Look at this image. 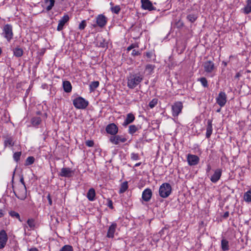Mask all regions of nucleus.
<instances>
[{
    "instance_id": "423d86ee",
    "label": "nucleus",
    "mask_w": 251,
    "mask_h": 251,
    "mask_svg": "<svg viewBox=\"0 0 251 251\" xmlns=\"http://www.w3.org/2000/svg\"><path fill=\"white\" fill-rule=\"evenodd\" d=\"M127 139L123 135H115L110 136L109 138L110 142L114 145H118L120 143H125Z\"/></svg>"
},
{
    "instance_id": "f257e3e1",
    "label": "nucleus",
    "mask_w": 251,
    "mask_h": 251,
    "mask_svg": "<svg viewBox=\"0 0 251 251\" xmlns=\"http://www.w3.org/2000/svg\"><path fill=\"white\" fill-rule=\"evenodd\" d=\"M143 75L140 73L130 74L127 77V86L130 89H134L143 79Z\"/></svg>"
},
{
    "instance_id": "c756f323",
    "label": "nucleus",
    "mask_w": 251,
    "mask_h": 251,
    "mask_svg": "<svg viewBox=\"0 0 251 251\" xmlns=\"http://www.w3.org/2000/svg\"><path fill=\"white\" fill-rule=\"evenodd\" d=\"M41 122V119L40 117H33L31 120V123L33 126H39Z\"/></svg>"
},
{
    "instance_id": "a878e982",
    "label": "nucleus",
    "mask_w": 251,
    "mask_h": 251,
    "mask_svg": "<svg viewBox=\"0 0 251 251\" xmlns=\"http://www.w3.org/2000/svg\"><path fill=\"white\" fill-rule=\"evenodd\" d=\"M221 248L223 251L229 250V242L224 237L221 241Z\"/></svg>"
},
{
    "instance_id": "c85d7f7f",
    "label": "nucleus",
    "mask_w": 251,
    "mask_h": 251,
    "mask_svg": "<svg viewBox=\"0 0 251 251\" xmlns=\"http://www.w3.org/2000/svg\"><path fill=\"white\" fill-rule=\"evenodd\" d=\"M14 139L12 137H7L4 142L5 147H12L14 145Z\"/></svg>"
},
{
    "instance_id": "9d476101",
    "label": "nucleus",
    "mask_w": 251,
    "mask_h": 251,
    "mask_svg": "<svg viewBox=\"0 0 251 251\" xmlns=\"http://www.w3.org/2000/svg\"><path fill=\"white\" fill-rule=\"evenodd\" d=\"M187 160L190 166H195L199 163L200 158L196 155L188 154L187 156Z\"/></svg>"
},
{
    "instance_id": "052dcab7",
    "label": "nucleus",
    "mask_w": 251,
    "mask_h": 251,
    "mask_svg": "<svg viewBox=\"0 0 251 251\" xmlns=\"http://www.w3.org/2000/svg\"><path fill=\"white\" fill-rule=\"evenodd\" d=\"M211 169V167L210 165H207V169H206V173L209 172L210 171Z\"/></svg>"
},
{
    "instance_id": "1a4fd4ad",
    "label": "nucleus",
    "mask_w": 251,
    "mask_h": 251,
    "mask_svg": "<svg viewBox=\"0 0 251 251\" xmlns=\"http://www.w3.org/2000/svg\"><path fill=\"white\" fill-rule=\"evenodd\" d=\"M8 236L4 230L0 231V249H3L7 242Z\"/></svg>"
},
{
    "instance_id": "20e7f679",
    "label": "nucleus",
    "mask_w": 251,
    "mask_h": 251,
    "mask_svg": "<svg viewBox=\"0 0 251 251\" xmlns=\"http://www.w3.org/2000/svg\"><path fill=\"white\" fill-rule=\"evenodd\" d=\"M73 103L76 108L83 109L87 107L88 105L89 102L83 98L81 97H78L73 100Z\"/></svg>"
},
{
    "instance_id": "0e129e2a",
    "label": "nucleus",
    "mask_w": 251,
    "mask_h": 251,
    "mask_svg": "<svg viewBox=\"0 0 251 251\" xmlns=\"http://www.w3.org/2000/svg\"><path fill=\"white\" fill-rule=\"evenodd\" d=\"M222 63L224 64L225 67H226L227 66V63L225 61H223Z\"/></svg>"
},
{
    "instance_id": "3c124183",
    "label": "nucleus",
    "mask_w": 251,
    "mask_h": 251,
    "mask_svg": "<svg viewBox=\"0 0 251 251\" xmlns=\"http://www.w3.org/2000/svg\"><path fill=\"white\" fill-rule=\"evenodd\" d=\"M131 54L133 56H136V55H139L140 54V53L139 52V51L138 50H133L131 52Z\"/></svg>"
},
{
    "instance_id": "f03ea898",
    "label": "nucleus",
    "mask_w": 251,
    "mask_h": 251,
    "mask_svg": "<svg viewBox=\"0 0 251 251\" xmlns=\"http://www.w3.org/2000/svg\"><path fill=\"white\" fill-rule=\"evenodd\" d=\"M13 192L15 196L19 200H24L26 198L27 191L25 185H17L13 186Z\"/></svg>"
},
{
    "instance_id": "473e14b6",
    "label": "nucleus",
    "mask_w": 251,
    "mask_h": 251,
    "mask_svg": "<svg viewBox=\"0 0 251 251\" xmlns=\"http://www.w3.org/2000/svg\"><path fill=\"white\" fill-rule=\"evenodd\" d=\"M128 188V183L127 181L123 182L119 190V193H124Z\"/></svg>"
},
{
    "instance_id": "49530a36",
    "label": "nucleus",
    "mask_w": 251,
    "mask_h": 251,
    "mask_svg": "<svg viewBox=\"0 0 251 251\" xmlns=\"http://www.w3.org/2000/svg\"><path fill=\"white\" fill-rule=\"evenodd\" d=\"M131 159L134 161L138 160L140 159L139 154L134 152H132L130 155Z\"/></svg>"
},
{
    "instance_id": "412c9836",
    "label": "nucleus",
    "mask_w": 251,
    "mask_h": 251,
    "mask_svg": "<svg viewBox=\"0 0 251 251\" xmlns=\"http://www.w3.org/2000/svg\"><path fill=\"white\" fill-rule=\"evenodd\" d=\"M212 120L211 119H208L207 120V125L206 127V137L207 138H210L211 136L212 131Z\"/></svg>"
},
{
    "instance_id": "8fccbe9b",
    "label": "nucleus",
    "mask_w": 251,
    "mask_h": 251,
    "mask_svg": "<svg viewBox=\"0 0 251 251\" xmlns=\"http://www.w3.org/2000/svg\"><path fill=\"white\" fill-rule=\"evenodd\" d=\"M86 145L89 147H93L94 145V141L92 140H87L86 141Z\"/></svg>"
},
{
    "instance_id": "4d7b16f0",
    "label": "nucleus",
    "mask_w": 251,
    "mask_h": 251,
    "mask_svg": "<svg viewBox=\"0 0 251 251\" xmlns=\"http://www.w3.org/2000/svg\"><path fill=\"white\" fill-rule=\"evenodd\" d=\"M241 76V75L240 72H238L236 73V75L234 76V78H239Z\"/></svg>"
},
{
    "instance_id": "2f4dec72",
    "label": "nucleus",
    "mask_w": 251,
    "mask_h": 251,
    "mask_svg": "<svg viewBox=\"0 0 251 251\" xmlns=\"http://www.w3.org/2000/svg\"><path fill=\"white\" fill-rule=\"evenodd\" d=\"M155 66L152 64H147L145 67V71L148 72L149 74H151L153 72Z\"/></svg>"
},
{
    "instance_id": "f704fd0d",
    "label": "nucleus",
    "mask_w": 251,
    "mask_h": 251,
    "mask_svg": "<svg viewBox=\"0 0 251 251\" xmlns=\"http://www.w3.org/2000/svg\"><path fill=\"white\" fill-rule=\"evenodd\" d=\"M198 16L194 14H190L187 16V19L192 23L195 22Z\"/></svg>"
},
{
    "instance_id": "f8f14e48",
    "label": "nucleus",
    "mask_w": 251,
    "mask_h": 251,
    "mask_svg": "<svg viewBox=\"0 0 251 251\" xmlns=\"http://www.w3.org/2000/svg\"><path fill=\"white\" fill-rule=\"evenodd\" d=\"M202 66L204 71L207 73H212L215 69L214 64L212 61L204 62L202 64Z\"/></svg>"
},
{
    "instance_id": "0eeeda50",
    "label": "nucleus",
    "mask_w": 251,
    "mask_h": 251,
    "mask_svg": "<svg viewBox=\"0 0 251 251\" xmlns=\"http://www.w3.org/2000/svg\"><path fill=\"white\" fill-rule=\"evenodd\" d=\"M216 102L221 107L225 105L227 101L226 95L224 92H221L219 93L218 97L216 99Z\"/></svg>"
},
{
    "instance_id": "4be33fe9",
    "label": "nucleus",
    "mask_w": 251,
    "mask_h": 251,
    "mask_svg": "<svg viewBox=\"0 0 251 251\" xmlns=\"http://www.w3.org/2000/svg\"><path fill=\"white\" fill-rule=\"evenodd\" d=\"M63 88L64 91L66 93H70L72 91V86L71 82L68 80L63 81Z\"/></svg>"
},
{
    "instance_id": "393cba45",
    "label": "nucleus",
    "mask_w": 251,
    "mask_h": 251,
    "mask_svg": "<svg viewBox=\"0 0 251 251\" xmlns=\"http://www.w3.org/2000/svg\"><path fill=\"white\" fill-rule=\"evenodd\" d=\"M242 10L245 14L251 13V0H246V5Z\"/></svg>"
},
{
    "instance_id": "a19ab883",
    "label": "nucleus",
    "mask_w": 251,
    "mask_h": 251,
    "mask_svg": "<svg viewBox=\"0 0 251 251\" xmlns=\"http://www.w3.org/2000/svg\"><path fill=\"white\" fill-rule=\"evenodd\" d=\"M34 161H35V159H34V157L29 156L26 158V159L25 160V165L26 166L30 165L34 162Z\"/></svg>"
},
{
    "instance_id": "6e6d98bb",
    "label": "nucleus",
    "mask_w": 251,
    "mask_h": 251,
    "mask_svg": "<svg viewBox=\"0 0 251 251\" xmlns=\"http://www.w3.org/2000/svg\"><path fill=\"white\" fill-rule=\"evenodd\" d=\"M229 216V212L226 211L223 215V217L225 219H226Z\"/></svg>"
},
{
    "instance_id": "a18cd8bd",
    "label": "nucleus",
    "mask_w": 251,
    "mask_h": 251,
    "mask_svg": "<svg viewBox=\"0 0 251 251\" xmlns=\"http://www.w3.org/2000/svg\"><path fill=\"white\" fill-rule=\"evenodd\" d=\"M111 10L113 13H114L117 14L119 13V12L121 10V8L120 7V6L116 5L114 7H111Z\"/></svg>"
},
{
    "instance_id": "4468645a",
    "label": "nucleus",
    "mask_w": 251,
    "mask_h": 251,
    "mask_svg": "<svg viewBox=\"0 0 251 251\" xmlns=\"http://www.w3.org/2000/svg\"><path fill=\"white\" fill-rule=\"evenodd\" d=\"M183 107L181 101H176L174 103V116H177L181 112Z\"/></svg>"
},
{
    "instance_id": "c03bdc74",
    "label": "nucleus",
    "mask_w": 251,
    "mask_h": 251,
    "mask_svg": "<svg viewBox=\"0 0 251 251\" xmlns=\"http://www.w3.org/2000/svg\"><path fill=\"white\" fill-rule=\"evenodd\" d=\"M60 251H73V249L70 245H65L61 249Z\"/></svg>"
},
{
    "instance_id": "37998d69",
    "label": "nucleus",
    "mask_w": 251,
    "mask_h": 251,
    "mask_svg": "<svg viewBox=\"0 0 251 251\" xmlns=\"http://www.w3.org/2000/svg\"><path fill=\"white\" fill-rule=\"evenodd\" d=\"M27 224L30 228H33L35 226V222L33 219H29L27 221Z\"/></svg>"
},
{
    "instance_id": "b1692460",
    "label": "nucleus",
    "mask_w": 251,
    "mask_h": 251,
    "mask_svg": "<svg viewBox=\"0 0 251 251\" xmlns=\"http://www.w3.org/2000/svg\"><path fill=\"white\" fill-rule=\"evenodd\" d=\"M96 196V192L94 188H90L87 194V198L90 201H94L95 200V198Z\"/></svg>"
},
{
    "instance_id": "774afa93",
    "label": "nucleus",
    "mask_w": 251,
    "mask_h": 251,
    "mask_svg": "<svg viewBox=\"0 0 251 251\" xmlns=\"http://www.w3.org/2000/svg\"><path fill=\"white\" fill-rule=\"evenodd\" d=\"M1 52H2V50H1V48H0V54H1Z\"/></svg>"
},
{
    "instance_id": "cd10ccee",
    "label": "nucleus",
    "mask_w": 251,
    "mask_h": 251,
    "mask_svg": "<svg viewBox=\"0 0 251 251\" xmlns=\"http://www.w3.org/2000/svg\"><path fill=\"white\" fill-rule=\"evenodd\" d=\"M142 7L144 9L149 10L150 11L154 9V7L150 0L142 3Z\"/></svg>"
},
{
    "instance_id": "7ed1b4c3",
    "label": "nucleus",
    "mask_w": 251,
    "mask_h": 251,
    "mask_svg": "<svg viewBox=\"0 0 251 251\" xmlns=\"http://www.w3.org/2000/svg\"><path fill=\"white\" fill-rule=\"evenodd\" d=\"M171 192L172 187L168 183H163L159 187V196L163 198H167L170 195Z\"/></svg>"
},
{
    "instance_id": "680f3d73",
    "label": "nucleus",
    "mask_w": 251,
    "mask_h": 251,
    "mask_svg": "<svg viewBox=\"0 0 251 251\" xmlns=\"http://www.w3.org/2000/svg\"><path fill=\"white\" fill-rule=\"evenodd\" d=\"M4 215L3 211L2 209H0V218H1Z\"/></svg>"
},
{
    "instance_id": "2eb2a0df",
    "label": "nucleus",
    "mask_w": 251,
    "mask_h": 251,
    "mask_svg": "<svg viewBox=\"0 0 251 251\" xmlns=\"http://www.w3.org/2000/svg\"><path fill=\"white\" fill-rule=\"evenodd\" d=\"M69 16L67 14L64 15L58 22L57 30L58 31L62 30L64 25L69 21Z\"/></svg>"
},
{
    "instance_id": "9b49d317",
    "label": "nucleus",
    "mask_w": 251,
    "mask_h": 251,
    "mask_svg": "<svg viewBox=\"0 0 251 251\" xmlns=\"http://www.w3.org/2000/svg\"><path fill=\"white\" fill-rule=\"evenodd\" d=\"M105 130L108 134L113 136L118 133V127L115 124L111 123L106 126Z\"/></svg>"
},
{
    "instance_id": "bf43d9fd",
    "label": "nucleus",
    "mask_w": 251,
    "mask_h": 251,
    "mask_svg": "<svg viewBox=\"0 0 251 251\" xmlns=\"http://www.w3.org/2000/svg\"><path fill=\"white\" fill-rule=\"evenodd\" d=\"M108 206L110 208H113V206H112V201H109Z\"/></svg>"
},
{
    "instance_id": "ddd939ff",
    "label": "nucleus",
    "mask_w": 251,
    "mask_h": 251,
    "mask_svg": "<svg viewBox=\"0 0 251 251\" xmlns=\"http://www.w3.org/2000/svg\"><path fill=\"white\" fill-rule=\"evenodd\" d=\"M97 25H94V27H96L97 25L100 27H104L107 23L106 18L103 15H99L96 18Z\"/></svg>"
},
{
    "instance_id": "ea45409f",
    "label": "nucleus",
    "mask_w": 251,
    "mask_h": 251,
    "mask_svg": "<svg viewBox=\"0 0 251 251\" xmlns=\"http://www.w3.org/2000/svg\"><path fill=\"white\" fill-rule=\"evenodd\" d=\"M9 215L13 218H16L19 220V221L21 222L22 220L20 218V216L19 214L15 211H11L9 212Z\"/></svg>"
},
{
    "instance_id": "13d9d810",
    "label": "nucleus",
    "mask_w": 251,
    "mask_h": 251,
    "mask_svg": "<svg viewBox=\"0 0 251 251\" xmlns=\"http://www.w3.org/2000/svg\"><path fill=\"white\" fill-rule=\"evenodd\" d=\"M28 251H39L38 249L36 248H31L28 250Z\"/></svg>"
},
{
    "instance_id": "5701e85b",
    "label": "nucleus",
    "mask_w": 251,
    "mask_h": 251,
    "mask_svg": "<svg viewBox=\"0 0 251 251\" xmlns=\"http://www.w3.org/2000/svg\"><path fill=\"white\" fill-rule=\"evenodd\" d=\"M144 55H145L147 59L146 60V61L147 62H150V61H155V55L153 51H148L144 53Z\"/></svg>"
},
{
    "instance_id": "864d4df0",
    "label": "nucleus",
    "mask_w": 251,
    "mask_h": 251,
    "mask_svg": "<svg viewBox=\"0 0 251 251\" xmlns=\"http://www.w3.org/2000/svg\"><path fill=\"white\" fill-rule=\"evenodd\" d=\"M20 183L18 184V185H25V182H24V177L23 176H22L20 178Z\"/></svg>"
},
{
    "instance_id": "39448f33",
    "label": "nucleus",
    "mask_w": 251,
    "mask_h": 251,
    "mask_svg": "<svg viewBox=\"0 0 251 251\" xmlns=\"http://www.w3.org/2000/svg\"><path fill=\"white\" fill-rule=\"evenodd\" d=\"M2 31V34L4 37L6 39L7 41L10 42L13 36L12 25L9 24L5 25L3 26Z\"/></svg>"
},
{
    "instance_id": "dca6fc26",
    "label": "nucleus",
    "mask_w": 251,
    "mask_h": 251,
    "mask_svg": "<svg viewBox=\"0 0 251 251\" xmlns=\"http://www.w3.org/2000/svg\"><path fill=\"white\" fill-rule=\"evenodd\" d=\"M117 227V224L116 223H112L109 226L106 237L109 238H113L114 237V233Z\"/></svg>"
},
{
    "instance_id": "4c0bfd02",
    "label": "nucleus",
    "mask_w": 251,
    "mask_h": 251,
    "mask_svg": "<svg viewBox=\"0 0 251 251\" xmlns=\"http://www.w3.org/2000/svg\"><path fill=\"white\" fill-rule=\"evenodd\" d=\"M138 130L137 127L134 125L129 126L128 127V133L130 134H133L135 133Z\"/></svg>"
},
{
    "instance_id": "5fc2aeb1",
    "label": "nucleus",
    "mask_w": 251,
    "mask_h": 251,
    "mask_svg": "<svg viewBox=\"0 0 251 251\" xmlns=\"http://www.w3.org/2000/svg\"><path fill=\"white\" fill-rule=\"evenodd\" d=\"M135 47V45H134V44H131V45H130L129 47H127V50L128 51H129L130 50H131L134 49V48Z\"/></svg>"
},
{
    "instance_id": "338daca9",
    "label": "nucleus",
    "mask_w": 251,
    "mask_h": 251,
    "mask_svg": "<svg viewBox=\"0 0 251 251\" xmlns=\"http://www.w3.org/2000/svg\"><path fill=\"white\" fill-rule=\"evenodd\" d=\"M220 111H221V108H219V109H217V110H216V112H220Z\"/></svg>"
},
{
    "instance_id": "69168bd1",
    "label": "nucleus",
    "mask_w": 251,
    "mask_h": 251,
    "mask_svg": "<svg viewBox=\"0 0 251 251\" xmlns=\"http://www.w3.org/2000/svg\"><path fill=\"white\" fill-rule=\"evenodd\" d=\"M149 0H141L142 3H143L145 2L148 1Z\"/></svg>"
},
{
    "instance_id": "e2e57ef3",
    "label": "nucleus",
    "mask_w": 251,
    "mask_h": 251,
    "mask_svg": "<svg viewBox=\"0 0 251 251\" xmlns=\"http://www.w3.org/2000/svg\"><path fill=\"white\" fill-rule=\"evenodd\" d=\"M141 164V162H139V163H137L135 164L134 166L135 167H138V166H139Z\"/></svg>"
},
{
    "instance_id": "aec40b11",
    "label": "nucleus",
    "mask_w": 251,
    "mask_h": 251,
    "mask_svg": "<svg viewBox=\"0 0 251 251\" xmlns=\"http://www.w3.org/2000/svg\"><path fill=\"white\" fill-rule=\"evenodd\" d=\"M135 120V116L132 113H128L126 115V117L123 122L122 125L124 126H126L132 123Z\"/></svg>"
},
{
    "instance_id": "a211bd4d",
    "label": "nucleus",
    "mask_w": 251,
    "mask_h": 251,
    "mask_svg": "<svg viewBox=\"0 0 251 251\" xmlns=\"http://www.w3.org/2000/svg\"><path fill=\"white\" fill-rule=\"evenodd\" d=\"M222 171L220 169H217L215 170L214 173L210 177V180L213 183H216L221 178Z\"/></svg>"
},
{
    "instance_id": "79ce46f5",
    "label": "nucleus",
    "mask_w": 251,
    "mask_h": 251,
    "mask_svg": "<svg viewBox=\"0 0 251 251\" xmlns=\"http://www.w3.org/2000/svg\"><path fill=\"white\" fill-rule=\"evenodd\" d=\"M158 103V99L156 98L153 99L149 104V106L151 108L154 107Z\"/></svg>"
},
{
    "instance_id": "c9c22d12",
    "label": "nucleus",
    "mask_w": 251,
    "mask_h": 251,
    "mask_svg": "<svg viewBox=\"0 0 251 251\" xmlns=\"http://www.w3.org/2000/svg\"><path fill=\"white\" fill-rule=\"evenodd\" d=\"M14 54L16 57H21L23 54V50L21 48H16L14 50Z\"/></svg>"
},
{
    "instance_id": "f3484780",
    "label": "nucleus",
    "mask_w": 251,
    "mask_h": 251,
    "mask_svg": "<svg viewBox=\"0 0 251 251\" xmlns=\"http://www.w3.org/2000/svg\"><path fill=\"white\" fill-rule=\"evenodd\" d=\"M152 194L151 190L149 188H147L142 192V198L144 201L148 202L151 199Z\"/></svg>"
},
{
    "instance_id": "72a5a7b5",
    "label": "nucleus",
    "mask_w": 251,
    "mask_h": 251,
    "mask_svg": "<svg viewBox=\"0 0 251 251\" xmlns=\"http://www.w3.org/2000/svg\"><path fill=\"white\" fill-rule=\"evenodd\" d=\"M244 199L247 202L251 201V189L244 194Z\"/></svg>"
},
{
    "instance_id": "7c9ffc66",
    "label": "nucleus",
    "mask_w": 251,
    "mask_h": 251,
    "mask_svg": "<svg viewBox=\"0 0 251 251\" xmlns=\"http://www.w3.org/2000/svg\"><path fill=\"white\" fill-rule=\"evenodd\" d=\"M99 86V82L95 81L92 82L89 85V90L91 92H93Z\"/></svg>"
},
{
    "instance_id": "bb28decb",
    "label": "nucleus",
    "mask_w": 251,
    "mask_h": 251,
    "mask_svg": "<svg viewBox=\"0 0 251 251\" xmlns=\"http://www.w3.org/2000/svg\"><path fill=\"white\" fill-rule=\"evenodd\" d=\"M45 4L47 5L46 8L47 11H50L54 6L55 4V0H44Z\"/></svg>"
},
{
    "instance_id": "58836bf2",
    "label": "nucleus",
    "mask_w": 251,
    "mask_h": 251,
    "mask_svg": "<svg viewBox=\"0 0 251 251\" xmlns=\"http://www.w3.org/2000/svg\"><path fill=\"white\" fill-rule=\"evenodd\" d=\"M178 44H179V42L177 41L176 42V51L178 53H181L184 50L185 47L183 44H182L181 45V46H179V45Z\"/></svg>"
},
{
    "instance_id": "de8ad7c7",
    "label": "nucleus",
    "mask_w": 251,
    "mask_h": 251,
    "mask_svg": "<svg viewBox=\"0 0 251 251\" xmlns=\"http://www.w3.org/2000/svg\"><path fill=\"white\" fill-rule=\"evenodd\" d=\"M21 155V152H16L13 154V158L15 161L18 162L20 159Z\"/></svg>"
},
{
    "instance_id": "e433bc0d",
    "label": "nucleus",
    "mask_w": 251,
    "mask_h": 251,
    "mask_svg": "<svg viewBox=\"0 0 251 251\" xmlns=\"http://www.w3.org/2000/svg\"><path fill=\"white\" fill-rule=\"evenodd\" d=\"M198 81L201 82V85L204 87H208V81L206 78L204 77H202L198 79Z\"/></svg>"
},
{
    "instance_id": "6e6552de",
    "label": "nucleus",
    "mask_w": 251,
    "mask_h": 251,
    "mask_svg": "<svg viewBox=\"0 0 251 251\" xmlns=\"http://www.w3.org/2000/svg\"><path fill=\"white\" fill-rule=\"evenodd\" d=\"M75 171L70 168H62L61 169L59 176L61 177H71L73 176Z\"/></svg>"
},
{
    "instance_id": "6ab92c4d",
    "label": "nucleus",
    "mask_w": 251,
    "mask_h": 251,
    "mask_svg": "<svg viewBox=\"0 0 251 251\" xmlns=\"http://www.w3.org/2000/svg\"><path fill=\"white\" fill-rule=\"evenodd\" d=\"M96 45L98 47L105 48L107 47V43L101 35H98L96 39Z\"/></svg>"
},
{
    "instance_id": "09e8293b",
    "label": "nucleus",
    "mask_w": 251,
    "mask_h": 251,
    "mask_svg": "<svg viewBox=\"0 0 251 251\" xmlns=\"http://www.w3.org/2000/svg\"><path fill=\"white\" fill-rule=\"evenodd\" d=\"M86 26V22L85 20H83L79 24L78 28L80 30H83L85 28Z\"/></svg>"
},
{
    "instance_id": "603ef678",
    "label": "nucleus",
    "mask_w": 251,
    "mask_h": 251,
    "mask_svg": "<svg viewBox=\"0 0 251 251\" xmlns=\"http://www.w3.org/2000/svg\"><path fill=\"white\" fill-rule=\"evenodd\" d=\"M47 199L49 201V203L50 205H52V200L51 199V197L50 194H49L47 196Z\"/></svg>"
}]
</instances>
